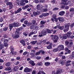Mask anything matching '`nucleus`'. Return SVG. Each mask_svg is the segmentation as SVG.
<instances>
[{"label":"nucleus","mask_w":74,"mask_h":74,"mask_svg":"<svg viewBox=\"0 0 74 74\" xmlns=\"http://www.w3.org/2000/svg\"><path fill=\"white\" fill-rule=\"evenodd\" d=\"M23 28L22 26L16 29L14 32V34H13L12 35V37L13 39H17V38H19L20 37V34H21V33H20V31L21 30H23Z\"/></svg>","instance_id":"f257e3e1"},{"label":"nucleus","mask_w":74,"mask_h":74,"mask_svg":"<svg viewBox=\"0 0 74 74\" xmlns=\"http://www.w3.org/2000/svg\"><path fill=\"white\" fill-rule=\"evenodd\" d=\"M62 2L61 3L62 8H65V6H66L71 3V1H67V0H62Z\"/></svg>","instance_id":"f03ea898"},{"label":"nucleus","mask_w":74,"mask_h":74,"mask_svg":"<svg viewBox=\"0 0 74 74\" xmlns=\"http://www.w3.org/2000/svg\"><path fill=\"white\" fill-rule=\"evenodd\" d=\"M51 39L53 40H54V42L56 43L58 42V40H59V36L57 35H51Z\"/></svg>","instance_id":"7ed1b4c3"},{"label":"nucleus","mask_w":74,"mask_h":74,"mask_svg":"<svg viewBox=\"0 0 74 74\" xmlns=\"http://www.w3.org/2000/svg\"><path fill=\"white\" fill-rule=\"evenodd\" d=\"M70 26H71V24L70 23H68L65 25L64 28L63 30L64 32H66L69 30Z\"/></svg>","instance_id":"20e7f679"},{"label":"nucleus","mask_w":74,"mask_h":74,"mask_svg":"<svg viewBox=\"0 0 74 74\" xmlns=\"http://www.w3.org/2000/svg\"><path fill=\"white\" fill-rule=\"evenodd\" d=\"M46 34H47V31L42 30L40 33H39L38 36L41 37L44 36H45Z\"/></svg>","instance_id":"39448f33"},{"label":"nucleus","mask_w":74,"mask_h":74,"mask_svg":"<svg viewBox=\"0 0 74 74\" xmlns=\"http://www.w3.org/2000/svg\"><path fill=\"white\" fill-rule=\"evenodd\" d=\"M6 4L8 6L9 5V10H11V9H12V8L14 7L13 5H12V2L9 1L8 2H7Z\"/></svg>","instance_id":"423d86ee"},{"label":"nucleus","mask_w":74,"mask_h":74,"mask_svg":"<svg viewBox=\"0 0 74 74\" xmlns=\"http://www.w3.org/2000/svg\"><path fill=\"white\" fill-rule=\"evenodd\" d=\"M13 25V27H18L21 26V23L16 22H14L12 23Z\"/></svg>","instance_id":"0eeeda50"},{"label":"nucleus","mask_w":74,"mask_h":74,"mask_svg":"<svg viewBox=\"0 0 74 74\" xmlns=\"http://www.w3.org/2000/svg\"><path fill=\"white\" fill-rule=\"evenodd\" d=\"M64 46L63 45H60L58 46L57 47V48H58V50L60 51L64 50Z\"/></svg>","instance_id":"6e6552de"},{"label":"nucleus","mask_w":74,"mask_h":74,"mask_svg":"<svg viewBox=\"0 0 74 74\" xmlns=\"http://www.w3.org/2000/svg\"><path fill=\"white\" fill-rule=\"evenodd\" d=\"M32 71V69H30L27 67H26L24 70V71L25 73H29V72H30V71Z\"/></svg>","instance_id":"1a4fd4ad"},{"label":"nucleus","mask_w":74,"mask_h":74,"mask_svg":"<svg viewBox=\"0 0 74 74\" xmlns=\"http://www.w3.org/2000/svg\"><path fill=\"white\" fill-rule=\"evenodd\" d=\"M40 11L38 10L36 11V12L34 11L33 13V14L34 16H37V15H40Z\"/></svg>","instance_id":"9d476101"},{"label":"nucleus","mask_w":74,"mask_h":74,"mask_svg":"<svg viewBox=\"0 0 74 74\" xmlns=\"http://www.w3.org/2000/svg\"><path fill=\"white\" fill-rule=\"evenodd\" d=\"M4 70L5 71H8V73H11L12 71V69H11V67H8L7 68H5L4 69Z\"/></svg>","instance_id":"9b49d317"},{"label":"nucleus","mask_w":74,"mask_h":74,"mask_svg":"<svg viewBox=\"0 0 74 74\" xmlns=\"http://www.w3.org/2000/svg\"><path fill=\"white\" fill-rule=\"evenodd\" d=\"M49 15V13H44L42 14L39 16V18H43V16H47Z\"/></svg>","instance_id":"f8f14e48"},{"label":"nucleus","mask_w":74,"mask_h":74,"mask_svg":"<svg viewBox=\"0 0 74 74\" xmlns=\"http://www.w3.org/2000/svg\"><path fill=\"white\" fill-rule=\"evenodd\" d=\"M42 5L38 4L37 5L36 9L37 10L40 11V10L41 9V8H42Z\"/></svg>","instance_id":"ddd939ff"},{"label":"nucleus","mask_w":74,"mask_h":74,"mask_svg":"<svg viewBox=\"0 0 74 74\" xmlns=\"http://www.w3.org/2000/svg\"><path fill=\"white\" fill-rule=\"evenodd\" d=\"M20 42L22 44V45L24 47H25V46H26V42H25L24 40H20Z\"/></svg>","instance_id":"4468645a"},{"label":"nucleus","mask_w":74,"mask_h":74,"mask_svg":"<svg viewBox=\"0 0 74 74\" xmlns=\"http://www.w3.org/2000/svg\"><path fill=\"white\" fill-rule=\"evenodd\" d=\"M58 19L60 23L63 22L64 21V19L63 17H59L58 18Z\"/></svg>","instance_id":"2eb2a0df"},{"label":"nucleus","mask_w":74,"mask_h":74,"mask_svg":"<svg viewBox=\"0 0 74 74\" xmlns=\"http://www.w3.org/2000/svg\"><path fill=\"white\" fill-rule=\"evenodd\" d=\"M29 63L32 66H35L36 64L34 63V62L33 60H31L29 62Z\"/></svg>","instance_id":"dca6fc26"},{"label":"nucleus","mask_w":74,"mask_h":74,"mask_svg":"<svg viewBox=\"0 0 74 74\" xmlns=\"http://www.w3.org/2000/svg\"><path fill=\"white\" fill-rule=\"evenodd\" d=\"M21 11H22V8H19L17 10L15 11L14 14H18V13H19V12H21Z\"/></svg>","instance_id":"f3484780"},{"label":"nucleus","mask_w":74,"mask_h":74,"mask_svg":"<svg viewBox=\"0 0 74 74\" xmlns=\"http://www.w3.org/2000/svg\"><path fill=\"white\" fill-rule=\"evenodd\" d=\"M25 0H21L20 1L21 2L20 3V6L21 5H25V4H26V3L25 2Z\"/></svg>","instance_id":"a211bd4d"},{"label":"nucleus","mask_w":74,"mask_h":74,"mask_svg":"<svg viewBox=\"0 0 74 74\" xmlns=\"http://www.w3.org/2000/svg\"><path fill=\"white\" fill-rule=\"evenodd\" d=\"M62 71V69H58L57 70L56 74H60Z\"/></svg>","instance_id":"6ab92c4d"},{"label":"nucleus","mask_w":74,"mask_h":74,"mask_svg":"<svg viewBox=\"0 0 74 74\" xmlns=\"http://www.w3.org/2000/svg\"><path fill=\"white\" fill-rule=\"evenodd\" d=\"M18 70H19V67L17 66H14L13 69L14 71H17Z\"/></svg>","instance_id":"aec40b11"},{"label":"nucleus","mask_w":74,"mask_h":74,"mask_svg":"<svg viewBox=\"0 0 74 74\" xmlns=\"http://www.w3.org/2000/svg\"><path fill=\"white\" fill-rule=\"evenodd\" d=\"M13 27L14 25L12 23H11L9 24V29H10L9 31H11V30H12V28H13Z\"/></svg>","instance_id":"412c9836"},{"label":"nucleus","mask_w":74,"mask_h":74,"mask_svg":"<svg viewBox=\"0 0 74 74\" xmlns=\"http://www.w3.org/2000/svg\"><path fill=\"white\" fill-rule=\"evenodd\" d=\"M71 34H72V32L70 31H69L66 34V35H67V37H68V38H70V37L71 36Z\"/></svg>","instance_id":"4be33fe9"},{"label":"nucleus","mask_w":74,"mask_h":74,"mask_svg":"<svg viewBox=\"0 0 74 74\" xmlns=\"http://www.w3.org/2000/svg\"><path fill=\"white\" fill-rule=\"evenodd\" d=\"M65 13V12L64 11H62L60 12L59 14H58L59 15H61V16H63V15H64V13Z\"/></svg>","instance_id":"5701e85b"},{"label":"nucleus","mask_w":74,"mask_h":74,"mask_svg":"<svg viewBox=\"0 0 74 74\" xmlns=\"http://www.w3.org/2000/svg\"><path fill=\"white\" fill-rule=\"evenodd\" d=\"M51 64V63L49 62H45V66H47V67H48V66H49V65Z\"/></svg>","instance_id":"b1692460"},{"label":"nucleus","mask_w":74,"mask_h":74,"mask_svg":"<svg viewBox=\"0 0 74 74\" xmlns=\"http://www.w3.org/2000/svg\"><path fill=\"white\" fill-rule=\"evenodd\" d=\"M32 23L33 25H37V23H36V21L34 20L32 21Z\"/></svg>","instance_id":"393cba45"},{"label":"nucleus","mask_w":74,"mask_h":74,"mask_svg":"<svg viewBox=\"0 0 74 74\" xmlns=\"http://www.w3.org/2000/svg\"><path fill=\"white\" fill-rule=\"evenodd\" d=\"M63 36V39H66L67 38V37L69 38V36H67V34H65L63 36Z\"/></svg>","instance_id":"a878e982"},{"label":"nucleus","mask_w":74,"mask_h":74,"mask_svg":"<svg viewBox=\"0 0 74 74\" xmlns=\"http://www.w3.org/2000/svg\"><path fill=\"white\" fill-rule=\"evenodd\" d=\"M27 34H28V32H24L23 33V36L25 37H27Z\"/></svg>","instance_id":"bb28decb"},{"label":"nucleus","mask_w":74,"mask_h":74,"mask_svg":"<svg viewBox=\"0 0 74 74\" xmlns=\"http://www.w3.org/2000/svg\"><path fill=\"white\" fill-rule=\"evenodd\" d=\"M4 48L3 45L1 44V42L0 41V51Z\"/></svg>","instance_id":"cd10ccee"},{"label":"nucleus","mask_w":74,"mask_h":74,"mask_svg":"<svg viewBox=\"0 0 74 74\" xmlns=\"http://www.w3.org/2000/svg\"><path fill=\"white\" fill-rule=\"evenodd\" d=\"M37 64L39 66H42V62L41 61L38 62Z\"/></svg>","instance_id":"c85d7f7f"},{"label":"nucleus","mask_w":74,"mask_h":74,"mask_svg":"<svg viewBox=\"0 0 74 74\" xmlns=\"http://www.w3.org/2000/svg\"><path fill=\"white\" fill-rule=\"evenodd\" d=\"M38 36V35H35L33 36V40H37V37Z\"/></svg>","instance_id":"c756f323"},{"label":"nucleus","mask_w":74,"mask_h":74,"mask_svg":"<svg viewBox=\"0 0 74 74\" xmlns=\"http://www.w3.org/2000/svg\"><path fill=\"white\" fill-rule=\"evenodd\" d=\"M47 49H51L52 48V45L50 44L48 45L47 47Z\"/></svg>","instance_id":"7c9ffc66"},{"label":"nucleus","mask_w":74,"mask_h":74,"mask_svg":"<svg viewBox=\"0 0 74 74\" xmlns=\"http://www.w3.org/2000/svg\"><path fill=\"white\" fill-rule=\"evenodd\" d=\"M36 52H33V53H31L30 55H32V57L33 58L36 55Z\"/></svg>","instance_id":"2f4dec72"},{"label":"nucleus","mask_w":74,"mask_h":74,"mask_svg":"<svg viewBox=\"0 0 74 74\" xmlns=\"http://www.w3.org/2000/svg\"><path fill=\"white\" fill-rule=\"evenodd\" d=\"M51 30L49 29H47V32L48 33H49V34H51L52 33V31H51Z\"/></svg>","instance_id":"473e14b6"},{"label":"nucleus","mask_w":74,"mask_h":74,"mask_svg":"<svg viewBox=\"0 0 74 74\" xmlns=\"http://www.w3.org/2000/svg\"><path fill=\"white\" fill-rule=\"evenodd\" d=\"M37 41L35 40L34 41H32V42H31L30 43H31V44H32V45H34V44H36V43H37Z\"/></svg>","instance_id":"72a5a7b5"},{"label":"nucleus","mask_w":74,"mask_h":74,"mask_svg":"<svg viewBox=\"0 0 74 74\" xmlns=\"http://www.w3.org/2000/svg\"><path fill=\"white\" fill-rule=\"evenodd\" d=\"M69 11L72 12L73 14H74V8H71L69 10Z\"/></svg>","instance_id":"f704fd0d"},{"label":"nucleus","mask_w":74,"mask_h":74,"mask_svg":"<svg viewBox=\"0 0 74 74\" xmlns=\"http://www.w3.org/2000/svg\"><path fill=\"white\" fill-rule=\"evenodd\" d=\"M11 65V63L10 62H8L6 63L5 65L6 66H10Z\"/></svg>","instance_id":"c9c22d12"},{"label":"nucleus","mask_w":74,"mask_h":74,"mask_svg":"<svg viewBox=\"0 0 74 74\" xmlns=\"http://www.w3.org/2000/svg\"><path fill=\"white\" fill-rule=\"evenodd\" d=\"M3 45L4 47H8V42H4Z\"/></svg>","instance_id":"e433bc0d"},{"label":"nucleus","mask_w":74,"mask_h":74,"mask_svg":"<svg viewBox=\"0 0 74 74\" xmlns=\"http://www.w3.org/2000/svg\"><path fill=\"white\" fill-rule=\"evenodd\" d=\"M45 23V22L43 21H41L40 23V25H44Z\"/></svg>","instance_id":"4c0bfd02"},{"label":"nucleus","mask_w":74,"mask_h":74,"mask_svg":"<svg viewBox=\"0 0 74 74\" xmlns=\"http://www.w3.org/2000/svg\"><path fill=\"white\" fill-rule=\"evenodd\" d=\"M26 19V18H25L24 17L22 19H21L20 21V22H21V23H23V21H25Z\"/></svg>","instance_id":"58836bf2"},{"label":"nucleus","mask_w":74,"mask_h":74,"mask_svg":"<svg viewBox=\"0 0 74 74\" xmlns=\"http://www.w3.org/2000/svg\"><path fill=\"white\" fill-rule=\"evenodd\" d=\"M8 28L7 27H4L3 29V30L4 32H6L8 30Z\"/></svg>","instance_id":"ea45409f"},{"label":"nucleus","mask_w":74,"mask_h":74,"mask_svg":"<svg viewBox=\"0 0 74 74\" xmlns=\"http://www.w3.org/2000/svg\"><path fill=\"white\" fill-rule=\"evenodd\" d=\"M51 32H52V34H55L56 32H57V30H53V29H52L51 30Z\"/></svg>","instance_id":"a19ab883"},{"label":"nucleus","mask_w":74,"mask_h":74,"mask_svg":"<svg viewBox=\"0 0 74 74\" xmlns=\"http://www.w3.org/2000/svg\"><path fill=\"white\" fill-rule=\"evenodd\" d=\"M40 53H41V52L42 54V55H44L45 54V51H44L43 50H40Z\"/></svg>","instance_id":"79ce46f5"},{"label":"nucleus","mask_w":74,"mask_h":74,"mask_svg":"<svg viewBox=\"0 0 74 74\" xmlns=\"http://www.w3.org/2000/svg\"><path fill=\"white\" fill-rule=\"evenodd\" d=\"M58 29H60L61 30H62L63 29H64V26H59L58 27Z\"/></svg>","instance_id":"37998d69"},{"label":"nucleus","mask_w":74,"mask_h":74,"mask_svg":"<svg viewBox=\"0 0 74 74\" xmlns=\"http://www.w3.org/2000/svg\"><path fill=\"white\" fill-rule=\"evenodd\" d=\"M30 27L31 29H34L35 28V25H32L30 26Z\"/></svg>","instance_id":"c03bdc74"},{"label":"nucleus","mask_w":74,"mask_h":74,"mask_svg":"<svg viewBox=\"0 0 74 74\" xmlns=\"http://www.w3.org/2000/svg\"><path fill=\"white\" fill-rule=\"evenodd\" d=\"M71 52V50H69L68 51L65 53V55H67V54H68L69 53H70Z\"/></svg>","instance_id":"a18cd8bd"},{"label":"nucleus","mask_w":74,"mask_h":74,"mask_svg":"<svg viewBox=\"0 0 74 74\" xmlns=\"http://www.w3.org/2000/svg\"><path fill=\"white\" fill-rule=\"evenodd\" d=\"M58 48H55L53 50V52H56L58 51Z\"/></svg>","instance_id":"49530a36"},{"label":"nucleus","mask_w":74,"mask_h":74,"mask_svg":"<svg viewBox=\"0 0 74 74\" xmlns=\"http://www.w3.org/2000/svg\"><path fill=\"white\" fill-rule=\"evenodd\" d=\"M28 22V21L27 20H25L23 22V23L25 25H27V24Z\"/></svg>","instance_id":"de8ad7c7"},{"label":"nucleus","mask_w":74,"mask_h":74,"mask_svg":"<svg viewBox=\"0 0 74 74\" xmlns=\"http://www.w3.org/2000/svg\"><path fill=\"white\" fill-rule=\"evenodd\" d=\"M47 39L44 40L42 41V42L44 44H45L46 43V42H47Z\"/></svg>","instance_id":"09e8293b"},{"label":"nucleus","mask_w":74,"mask_h":74,"mask_svg":"<svg viewBox=\"0 0 74 74\" xmlns=\"http://www.w3.org/2000/svg\"><path fill=\"white\" fill-rule=\"evenodd\" d=\"M40 51L39 50L36 53V55H39L40 54Z\"/></svg>","instance_id":"8fccbe9b"},{"label":"nucleus","mask_w":74,"mask_h":74,"mask_svg":"<svg viewBox=\"0 0 74 74\" xmlns=\"http://www.w3.org/2000/svg\"><path fill=\"white\" fill-rule=\"evenodd\" d=\"M32 25V23L28 22L27 25V26H31Z\"/></svg>","instance_id":"3c124183"},{"label":"nucleus","mask_w":74,"mask_h":74,"mask_svg":"<svg viewBox=\"0 0 74 74\" xmlns=\"http://www.w3.org/2000/svg\"><path fill=\"white\" fill-rule=\"evenodd\" d=\"M10 12L11 13V15H13V14H15V12H13V10H11L10 11Z\"/></svg>","instance_id":"603ef678"},{"label":"nucleus","mask_w":74,"mask_h":74,"mask_svg":"<svg viewBox=\"0 0 74 74\" xmlns=\"http://www.w3.org/2000/svg\"><path fill=\"white\" fill-rule=\"evenodd\" d=\"M29 5H26L24 8H23V10H25L26 9V8H27L28 7H29Z\"/></svg>","instance_id":"864d4df0"},{"label":"nucleus","mask_w":74,"mask_h":74,"mask_svg":"<svg viewBox=\"0 0 74 74\" xmlns=\"http://www.w3.org/2000/svg\"><path fill=\"white\" fill-rule=\"evenodd\" d=\"M15 4L16 5H19V6H20V3H19V2L18 1V2H16L15 3Z\"/></svg>","instance_id":"5fc2aeb1"},{"label":"nucleus","mask_w":74,"mask_h":74,"mask_svg":"<svg viewBox=\"0 0 74 74\" xmlns=\"http://www.w3.org/2000/svg\"><path fill=\"white\" fill-rule=\"evenodd\" d=\"M71 63H66L65 64V66L66 67H68V66H71Z\"/></svg>","instance_id":"6e6d98bb"},{"label":"nucleus","mask_w":74,"mask_h":74,"mask_svg":"<svg viewBox=\"0 0 74 74\" xmlns=\"http://www.w3.org/2000/svg\"><path fill=\"white\" fill-rule=\"evenodd\" d=\"M32 45H28L27 47V48L29 49H31V48H32Z\"/></svg>","instance_id":"4d7b16f0"},{"label":"nucleus","mask_w":74,"mask_h":74,"mask_svg":"<svg viewBox=\"0 0 74 74\" xmlns=\"http://www.w3.org/2000/svg\"><path fill=\"white\" fill-rule=\"evenodd\" d=\"M16 52L14 51L11 54V55H16Z\"/></svg>","instance_id":"13d9d810"},{"label":"nucleus","mask_w":74,"mask_h":74,"mask_svg":"<svg viewBox=\"0 0 74 74\" xmlns=\"http://www.w3.org/2000/svg\"><path fill=\"white\" fill-rule=\"evenodd\" d=\"M40 27L43 29V28L45 27V25H41L40 26Z\"/></svg>","instance_id":"bf43d9fd"},{"label":"nucleus","mask_w":74,"mask_h":74,"mask_svg":"<svg viewBox=\"0 0 74 74\" xmlns=\"http://www.w3.org/2000/svg\"><path fill=\"white\" fill-rule=\"evenodd\" d=\"M58 27H59V26L57 25L55 27H53V29H57L58 28Z\"/></svg>","instance_id":"052dcab7"},{"label":"nucleus","mask_w":74,"mask_h":74,"mask_svg":"<svg viewBox=\"0 0 74 74\" xmlns=\"http://www.w3.org/2000/svg\"><path fill=\"white\" fill-rule=\"evenodd\" d=\"M59 10V8H55L53 9V11H55V10Z\"/></svg>","instance_id":"680f3d73"},{"label":"nucleus","mask_w":74,"mask_h":74,"mask_svg":"<svg viewBox=\"0 0 74 74\" xmlns=\"http://www.w3.org/2000/svg\"><path fill=\"white\" fill-rule=\"evenodd\" d=\"M32 34H33V32H30V33L29 34L28 36L29 37H30Z\"/></svg>","instance_id":"e2e57ef3"},{"label":"nucleus","mask_w":74,"mask_h":74,"mask_svg":"<svg viewBox=\"0 0 74 74\" xmlns=\"http://www.w3.org/2000/svg\"><path fill=\"white\" fill-rule=\"evenodd\" d=\"M55 61L56 62H58L59 61V58L58 57L56 58L55 60Z\"/></svg>","instance_id":"0e129e2a"},{"label":"nucleus","mask_w":74,"mask_h":74,"mask_svg":"<svg viewBox=\"0 0 74 74\" xmlns=\"http://www.w3.org/2000/svg\"><path fill=\"white\" fill-rule=\"evenodd\" d=\"M65 63V62H64V61L61 60V64L62 65H62H63V64H64Z\"/></svg>","instance_id":"69168bd1"},{"label":"nucleus","mask_w":74,"mask_h":74,"mask_svg":"<svg viewBox=\"0 0 74 74\" xmlns=\"http://www.w3.org/2000/svg\"><path fill=\"white\" fill-rule=\"evenodd\" d=\"M71 66L72 68L74 67V61H73L71 63Z\"/></svg>","instance_id":"338daca9"},{"label":"nucleus","mask_w":74,"mask_h":74,"mask_svg":"<svg viewBox=\"0 0 74 74\" xmlns=\"http://www.w3.org/2000/svg\"><path fill=\"white\" fill-rule=\"evenodd\" d=\"M74 24L73 23L71 25H71L70 26L71 27V28H73V27H74Z\"/></svg>","instance_id":"774afa93"}]
</instances>
